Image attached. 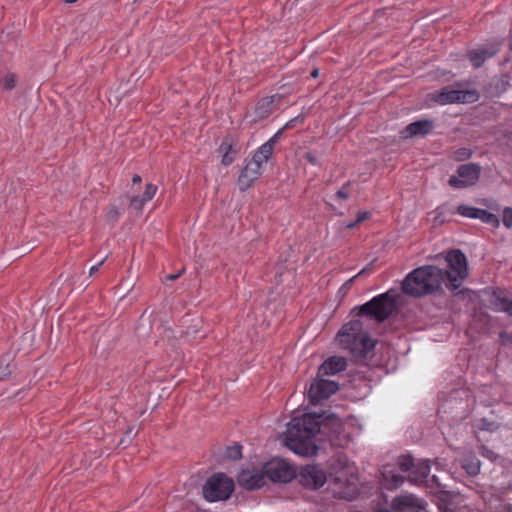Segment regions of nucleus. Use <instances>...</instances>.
Listing matches in <instances>:
<instances>
[{"mask_svg": "<svg viewBox=\"0 0 512 512\" xmlns=\"http://www.w3.org/2000/svg\"><path fill=\"white\" fill-rule=\"evenodd\" d=\"M340 427L341 421L334 415L325 418L310 413L295 415L287 425V447L300 456L313 457L319 450L320 435L338 433Z\"/></svg>", "mask_w": 512, "mask_h": 512, "instance_id": "1", "label": "nucleus"}, {"mask_svg": "<svg viewBox=\"0 0 512 512\" xmlns=\"http://www.w3.org/2000/svg\"><path fill=\"white\" fill-rule=\"evenodd\" d=\"M357 467L345 455L339 454L330 462V485L339 498L351 500L358 494Z\"/></svg>", "mask_w": 512, "mask_h": 512, "instance_id": "2", "label": "nucleus"}, {"mask_svg": "<svg viewBox=\"0 0 512 512\" xmlns=\"http://www.w3.org/2000/svg\"><path fill=\"white\" fill-rule=\"evenodd\" d=\"M444 278L442 269L432 265L421 266L406 275L402 282V291L413 297L428 295L441 287Z\"/></svg>", "mask_w": 512, "mask_h": 512, "instance_id": "3", "label": "nucleus"}, {"mask_svg": "<svg viewBox=\"0 0 512 512\" xmlns=\"http://www.w3.org/2000/svg\"><path fill=\"white\" fill-rule=\"evenodd\" d=\"M339 346L351 353L355 358H364L375 346L374 340L364 330L360 320H352L342 326L337 334Z\"/></svg>", "mask_w": 512, "mask_h": 512, "instance_id": "4", "label": "nucleus"}, {"mask_svg": "<svg viewBox=\"0 0 512 512\" xmlns=\"http://www.w3.org/2000/svg\"><path fill=\"white\" fill-rule=\"evenodd\" d=\"M396 309V297L392 291H387L373 297L361 306L355 307L357 316H366L378 322L385 321Z\"/></svg>", "mask_w": 512, "mask_h": 512, "instance_id": "5", "label": "nucleus"}, {"mask_svg": "<svg viewBox=\"0 0 512 512\" xmlns=\"http://www.w3.org/2000/svg\"><path fill=\"white\" fill-rule=\"evenodd\" d=\"M448 270L447 287L451 291L457 290L468 275V265L465 254L461 250H451L446 254Z\"/></svg>", "mask_w": 512, "mask_h": 512, "instance_id": "6", "label": "nucleus"}, {"mask_svg": "<svg viewBox=\"0 0 512 512\" xmlns=\"http://www.w3.org/2000/svg\"><path fill=\"white\" fill-rule=\"evenodd\" d=\"M233 490V480L223 473L214 474L203 485V495L208 502L226 500Z\"/></svg>", "mask_w": 512, "mask_h": 512, "instance_id": "7", "label": "nucleus"}, {"mask_svg": "<svg viewBox=\"0 0 512 512\" xmlns=\"http://www.w3.org/2000/svg\"><path fill=\"white\" fill-rule=\"evenodd\" d=\"M266 479L272 482L287 483L296 477L295 468L281 458H273L263 464Z\"/></svg>", "mask_w": 512, "mask_h": 512, "instance_id": "8", "label": "nucleus"}, {"mask_svg": "<svg viewBox=\"0 0 512 512\" xmlns=\"http://www.w3.org/2000/svg\"><path fill=\"white\" fill-rule=\"evenodd\" d=\"M458 176L449 178V185L453 188H466L474 185L480 176V166L474 163L464 164L457 169Z\"/></svg>", "mask_w": 512, "mask_h": 512, "instance_id": "9", "label": "nucleus"}, {"mask_svg": "<svg viewBox=\"0 0 512 512\" xmlns=\"http://www.w3.org/2000/svg\"><path fill=\"white\" fill-rule=\"evenodd\" d=\"M438 508L441 512H469L478 509L460 493H448L438 500Z\"/></svg>", "mask_w": 512, "mask_h": 512, "instance_id": "10", "label": "nucleus"}, {"mask_svg": "<svg viewBox=\"0 0 512 512\" xmlns=\"http://www.w3.org/2000/svg\"><path fill=\"white\" fill-rule=\"evenodd\" d=\"M296 476L303 486L310 489L322 487L328 479L325 471L315 464L303 466Z\"/></svg>", "mask_w": 512, "mask_h": 512, "instance_id": "11", "label": "nucleus"}, {"mask_svg": "<svg viewBox=\"0 0 512 512\" xmlns=\"http://www.w3.org/2000/svg\"><path fill=\"white\" fill-rule=\"evenodd\" d=\"M338 390V384L331 380L315 379L309 387L308 395L313 404L329 398Z\"/></svg>", "mask_w": 512, "mask_h": 512, "instance_id": "12", "label": "nucleus"}, {"mask_svg": "<svg viewBox=\"0 0 512 512\" xmlns=\"http://www.w3.org/2000/svg\"><path fill=\"white\" fill-rule=\"evenodd\" d=\"M240 486L248 490L262 487L266 483L263 465L260 468L247 467L241 470L237 477Z\"/></svg>", "mask_w": 512, "mask_h": 512, "instance_id": "13", "label": "nucleus"}, {"mask_svg": "<svg viewBox=\"0 0 512 512\" xmlns=\"http://www.w3.org/2000/svg\"><path fill=\"white\" fill-rule=\"evenodd\" d=\"M395 512H426V502L413 494H402L392 501Z\"/></svg>", "mask_w": 512, "mask_h": 512, "instance_id": "14", "label": "nucleus"}, {"mask_svg": "<svg viewBox=\"0 0 512 512\" xmlns=\"http://www.w3.org/2000/svg\"><path fill=\"white\" fill-rule=\"evenodd\" d=\"M474 96V92L443 88L432 94V100L439 105L468 102Z\"/></svg>", "mask_w": 512, "mask_h": 512, "instance_id": "15", "label": "nucleus"}, {"mask_svg": "<svg viewBox=\"0 0 512 512\" xmlns=\"http://www.w3.org/2000/svg\"><path fill=\"white\" fill-rule=\"evenodd\" d=\"M263 172V167L256 164V161H250L241 171L238 177V185L241 191L247 190L253 182L258 179Z\"/></svg>", "mask_w": 512, "mask_h": 512, "instance_id": "16", "label": "nucleus"}, {"mask_svg": "<svg viewBox=\"0 0 512 512\" xmlns=\"http://www.w3.org/2000/svg\"><path fill=\"white\" fill-rule=\"evenodd\" d=\"M434 128V122L428 119H421L407 125L402 131V138L408 139L414 136H426Z\"/></svg>", "mask_w": 512, "mask_h": 512, "instance_id": "17", "label": "nucleus"}, {"mask_svg": "<svg viewBox=\"0 0 512 512\" xmlns=\"http://www.w3.org/2000/svg\"><path fill=\"white\" fill-rule=\"evenodd\" d=\"M381 477L383 486L390 490L399 487L404 481V477L400 475L396 467L392 465L382 467Z\"/></svg>", "mask_w": 512, "mask_h": 512, "instance_id": "18", "label": "nucleus"}, {"mask_svg": "<svg viewBox=\"0 0 512 512\" xmlns=\"http://www.w3.org/2000/svg\"><path fill=\"white\" fill-rule=\"evenodd\" d=\"M347 367L346 359L339 356L328 358L319 368V375H335Z\"/></svg>", "mask_w": 512, "mask_h": 512, "instance_id": "19", "label": "nucleus"}, {"mask_svg": "<svg viewBox=\"0 0 512 512\" xmlns=\"http://www.w3.org/2000/svg\"><path fill=\"white\" fill-rule=\"evenodd\" d=\"M498 46L494 45L491 48H479L471 51L468 54L469 60L475 68H479L488 59L498 52Z\"/></svg>", "mask_w": 512, "mask_h": 512, "instance_id": "20", "label": "nucleus"}, {"mask_svg": "<svg viewBox=\"0 0 512 512\" xmlns=\"http://www.w3.org/2000/svg\"><path fill=\"white\" fill-rule=\"evenodd\" d=\"M431 471L430 461L427 459L421 460L414 465L413 470L409 473V478L414 483H422L429 476Z\"/></svg>", "mask_w": 512, "mask_h": 512, "instance_id": "21", "label": "nucleus"}, {"mask_svg": "<svg viewBox=\"0 0 512 512\" xmlns=\"http://www.w3.org/2000/svg\"><path fill=\"white\" fill-rule=\"evenodd\" d=\"M273 150L270 143H264L254 153L251 161H256V164L263 167V164H266L271 158Z\"/></svg>", "mask_w": 512, "mask_h": 512, "instance_id": "22", "label": "nucleus"}, {"mask_svg": "<svg viewBox=\"0 0 512 512\" xmlns=\"http://www.w3.org/2000/svg\"><path fill=\"white\" fill-rule=\"evenodd\" d=\"M273 150L270 143H264L254 153L251 161H256V164L263 167V164H266L271 158Z\"/></svg>", "mask_w": 512, "mask_h": 512, "instance_id": "23", "label": "nucleus"}, {"mask_svg": "<svg viewBox=\"0 0 512 512\" xmlns=\"http://www.w3.org/2000/svg\"><path fill=\"white\" fill-rule=\"evenodd\" d=\"M462 468L470 476H476L480 472L481 463L476 456L469 454L462 460Z\"/></svg>", "mask_w": 512, "mask_h": 512, "instance_id": "24", "label": "nucleus"}, {"mask_svg": "<svg viewBox=\"0 0 512 512\" xmlns=\"http://www.w3.org/2000/svg\"><path fill=\"white\" fill-rule=\"evenodd\" d=\"M220 152L223 153L222 155V164L224 166H229L233 163L235 159V155L237 151L233 148L232 144L227 143L226 141H223L222 144L219 147Z\"/></svg>", "mask_w": 512, "mask_h": 512, "instance_id": "25", "label": "nucleus"}, {"mask_svg": "<svg viewBox=\"0 0 512 512\" xmlns=\"http://www.w3.org/2000/svg\"><path fill=\"white\" fill-rule=\"evenodd\" d=\"M397 466L401 472L411 473L414 468L413 458L409 455H402L398 458Z\"/></svg>", "mask_w": 512, "mask_h": 512, "instance_id": "26", "label": "nucleus"}, {"mask_svg": "<svg viewBox=\"0 0 512 512\" xmlns=\"http://www.w3.org/2000/svg\"><path fill=\"white\" fill-rule=\"evenodd\" d=\"M224 457L229 460H238L242 457V446L234 444L225 449Z\"/></svg>", "mask_w": 512, "mask_h": 512, "instance_id": "27", "label": "nucleus"}, {"mask_svg": "<svg viewBox=\"0 0 512 512\" xmlns=\"http://www.w3.org/2000/svg\"><path fill=\"white\" fill-rule=\"evenodd\" d=\"M479 208L469 205H460L457 207V213L463 217L476 219L478 216Z\"/></svg>", "mask_w": 512, "mask_h": 512, "instance_id": "28", "label": "nucleus"}, {"mask_svg": "<svg viewBox=\"0 0 512 512\" xmlns=\"http://www.w3.org/2000/svg\"><path fill=\"white\" fill-rule=\"evenodd\" d=\"M478 216L479 217H476V219H479L485 223H497L498 222L497 217L493 213H491L487 210H484V209H479Z\"/></svg>", "mask_w": 512, "mask_h": 512, "instance_id": "29", "label": "nucleus"}, {"mask_svg": "<svg viewBox=\"0 0 512 512\" xmlns=\"http://www.w3.org/2000/svg\"><path fill=\"white\" fill-rule=\"evenodd\" d=\"M157 192V186L152 184V183H149L146 185L145 187V191L143 193V198H144V201H151L153 199V197L155 196Z\"/></svg>", "mask_w": 512, "mask_h": 512, "instance_id": "30", "label": "nucleus"}, {"mask_svg": "<svg viewBox=\"0 0 512 512\" xmlns=\"http://www.w3.org/2000/svg\"><path fill=\"white\" fill-rule=\"evenodd\" d=\"M5 90H12L16 85V76L14 74H7L2 82Z\"/></svg>", "mask_w": 512, "mask_h": 512, "instance_id": "31", "label": "nucleus"}, {"mask_svg": "<svg viewBox=\"0 0 512 512\" xmlns=\"http://www.w3.org/2000/svg\"><path fill=\"white\" fill-rule=\"evenodd\" d=\"M476 427L482 431H494L497 425L494 422H489L486 419H481Z\"/></svg>", "mask_w": 512, "mask_h": 512, "instance_id": "32", "label": "nucleus"}, {"mask_svg": "<svg viewBox=\"0 0 512 512\" xmlns=\"http://www.w3.org/2000/svg\"><path fill=\"white\" fill-rule=\"evenodd\" d=\"M474 489L485 504L491 502V496L488 495V493L486 491V489H487L486 487H484L483 485L477 484Z\"/></svg>", "mask_w": 512, "mask_h": 512, "instance_id": "33", "label": "nucleus"}, {"mask_svg": "<svg viewBox=\"0 0 512 512\" xmlns=\"http://www.w3.org/2000/svg\"><path fill=\"white\" fill-rule=\"evenodd\" d=\"M147 201H144L143 196H135L130 201V206L135 210H142Z\"/></svg>", "mask_w": 512, "mask_h": 512, "instance_id": "34", "label": "nucleus"}, {"mask_svg": "<svg viewBox=\"0 0 512 512\" xmlns=\"http://www.w3.org/2000/svg\"><path fill=\"white\" fill-rule=\"evenodd\" d=\"M503 223L507 228L512 227V208H505L503 211Z\"/></svg>", "mask_w": 512, "mask_h": 512, "instance_id": "35", "label": "nucleus"}, {"mask_svg": "<svg viewBox=\"0 0 512 512\" xmlns=\"http://www.w3.org/2000/svg\"><path fill=\"white\" fill-rule=\"evenodd\" d=\"M284 128L279 129L266 143H270L271 147L274 149L276 142L280 139Z\"/></svg>", "mask_w": 512, "mask_h": 512, "instance_id": "36", "label": "nucleus"}, {"mask_svg": "<svg viewBox=\"0 0 512 512\" xmlns=\"http://www.w3.org/2000/svg\"><path fill=\"white\" fill-rule=\"evenodd\" d=\"M502 311L512 316V300L502 302Z\"/></svg>", "mask_w": 512, "mask_h": 512, "instance_id": "37", "label": "nucleus"}, {"mask_svg": "<svg viewBox=\"0 0 512 512\" xmlns=\"http://www.w3.org/2000/svg\"><path fill=\"white\" fill-rule=\"evenodd\" d=\"M337 196L341 199H347L349 197L348 185L343 186L341 189H339L337 191Z\"/></svg>", "mask_w": 512, "mask_h": 512, "instance_id": "38", "label": "nucleus"}, {"mask_svg": "<svg viewBox=\"0 0 512 512\" xmlns=\"http://www.w3.org/2000/svg\"><path fill=\"white\" fill-rule=\"evenodd\" d=\"M305 159H306L310 164H312V165H314V166L319 165L318 158H317L314 154H312V153H310V152H308V153H306V154H305Z\"/></svg>", "mask_w": 512, "mask_h": 512, "instance_id": "39", "label": "nucleus"}, {"mask_svg": "<svg viewBox=\"0 0 512 512\" xmlns=\"http://www.w3.org/2000/svg\"><path fill=\"white\" fill-rule=\"evenodd\" d=\"M370 215H371V214H370V212H368V211H360V212L357 214V218H356V220H357V222H358V223H361V222H363V221H365V220L369 219Z\"/></svg>", "mask_w": 512, "mask_h": 512, "instance_id": "40", "label": "nucleus"}, {"mask_svg": "<svg viewBox=\"0 0 512 512\" xmlns=\"http://www.w3.org/2000/svg\"><path fill=\"white\" fill-rule=\"evenodd\" d=\"M481 454H482L484 457H486V458H488V459H490V460H494V459H495V457H496V455H495V453H494L493 451H491V450H489V449H487V448H484V447H483V448H482V450H481Z\"/></svg>", "mask_w": 512, "mask_h": 512, "instance_id": "41", "label": "nucleus"}, {"mask_svg": "<svg viewBox=\"0 0 512 512\" xmlns=\"http://www.w3.org/2000/svg\"><path fill=\"white\" fill-rule=\"evenodd\" d=\"M105 261V258L102 259L101 261H99L97 264L93 265L91 268H90V275H93L95 272H97L99 270V268L102 266V264L104 263Z\"/></svg>", "mask_w": 512, "mask_h": 512, "instance_id": "42", "label": "nucleus"}, {"mask_svg": "<svg viewBox=\"0 0 512 512\" xmlns=\"http://www.w3.org/2000/svg\"><path fill=\"white\" fill-rule=\"evenodd\" d=\"M299 119H300V116L295 117L294 119H292L289 122H287L282 128H284V130H285L287 128L293 127V123L298 121Z\"/></svg>", "mask_w": 512, "mask_h": 512, "instance_id": "43", "label": "nucleus"}, {"mask_svg": "<svg viewBox=\"0 0 512 512\" xmlns=\"http://www.w3.org/2000/svg\"><path fill=\"white\" fill-rule=\"evenodd\" d=\"M366 269H362L361 271L358 272V274H356L354 277L350 278L346 284H351L357 277L361 276L364 272H365Z\"/></svg>", "mask_w": 512, "mask_h": 512, "instance_id": "44", "label": "nucleus"}, {"mask_svg": "<svg viewBox=\"0 0 512 512\" xmlns=\"http://www.w3.org/2000/svg\"><path fill=\"white\" fill-rule=\"evenodd\" d=\"M358 224H359V223L357 222V220H354V221H350V222H348V223L346 224V227H347L348 229H352V228L356 227Z\"/></svg>", "mask_w": 512, "mask_h": 512, "instance_id": "45", "label": "nucleus"}, {"mask_svg": "<svg viewBox=\"0 0 512 512\" xmlns=\"http://www.w3.org/2000/svg\"><path fill=\"white\" fill-rule=\"evenodd\" d=\"M133 184H137L141 182V177L139 175H134L132 178Z\"/></svg>", "mask_w": 512, "mask_h": 512, "instance_id": "46", "label": "nucleus"}, {"mask_svg": "<svg viewBox=\"0 0 512 512\" xmlns=\"http://www.w3.org/2000/svg\"><path fill=\"white\" fill-rule=\"evenodd\" d=\"M376 512H395V511L393 509L389 510V509H386V508H379V509H377Z\"/></svg>", "mask_w": 512, "mask_h": 512, "instance_id": "47", "label": "nucleus"}, {"mask_svg": "<svg viewBox=\"0 0 512 512\" xmlns=\"http://www.w3.org/2000/svg\"><path fill=\"white\" fill-rule=\"evenodd\" d=\"M318 73H319V71L316 69V70L312 71L311 76L315 78L318 76Z\"/></svg>", "mask_w": 512, "mask_h": 512, "instance_id": "48", "label": "nucleus"}, {"mask_svg": "<svg viewBox=\"0 0 512 512\" xmlns=\"http://www.w3.org/2000/svg\"><path fill=\"white\" fill-rule=\"evenodd\" d=\"M177 277H178V275H169V276H168V278H169L170 280H174V279H176Z\"/></svg>", "mask_w": 512, "mask_h": 512, "instance_id": "49", "label": "nucleus"}, {"mask_svg": "<svg viewBox=\"0 0 512 512\" xmlns=\"http://www.w3.org/2000/svg\"><path fill=\"white\" fill-rule=\"evenodd\" d=\"M5 370L6 369H4L3 371L0 372V379H2L6 375V373H4Z\"/></svg>", "mask_w": 512, "mask_h": 512, "instance_id": "50", "label": "nucleus"}, {"mask_svg": "<svg viewBox=\"0 0 512 512\" xmlns=\"http://www.w3.org/2000/svg\"><path fill=\"white\" fill-rule=\"evenodd\" d=\"M77 0H65L66 3H74L76 2Z\"/></svg>", "mask_w": 512, "mask_h": 512, "instance_id": "51", "label": "nucleus"}, {"mask_svg": "<svg viewBox=\"0 0 512 512\" xmlns=\"http://www.w3.org/2000/svg\"><path fill=\"white\" fill-rule=\"evenodd\" d=\"M111 212H113L115 216H117V214H118V211L115 209H113Z\"/></svg>", "mask_w": 512, "mask_h": 512, "instance_id": "52", "label": "nucleus"}, {"mask_svg": "<svg viewBox=\"0 0 512 512\" xmlns=\"http://www.w3.org/2000/svg\"><path fill=\"white\" fill-rule=\"evenodd\" d=\"M466 157H470V153H464Z\"/></svg>", "mask_w": 512, "mask_h": 512, "instance_id": "53", "label": "nucleus"}]
</instances>
